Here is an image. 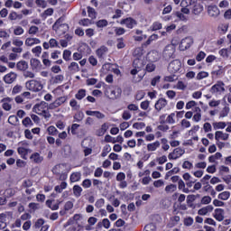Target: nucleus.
Instances as JSON below:
<instances>
[{
  "instance_id": "57",
  "label": "nucleus",
  "mask_w": 231,
  "mask_h": 231,
  "mask_svg": "<svg viewBox=\"0 0 231 231\" xmlns=\"http://www.w3.org/2000/svg\"><path fill=\"white\" fill-rule=\"evenodd\" d=\"M81 186H82L84 189H89V188L92 187V180H89V179H86L84 181H82Z\"/></svg>"
},
{
  "instance_id": "60",
  "label": "nucleus",
  "mask_w": 231,
  "mask_h": 231,
  "mask_svg": "<svg viewBox=\"0 0 231 231\" xmlns=\"http://www.w3.org/2000/svg\"><path fill=\"white\" fill-rule=\"evenodd\" d=\"M85 96H86V90L85 89H80L79 92H78L76 94V98L78 100H81L85 97Z\"/></svg>"
},
{
  "instance_id": "28",
  "label": "nucleus",
  "mask_w": 231,
  "mask_h": 231,
  "mask_svg": "<svg viewBox=\"0 0 231 231\" xmlns=\"http://www.w3.org/2000/svg\"><path fill=\"white\" fill-rule=\"evenodd\" d=\"M107 47L103 45L96 51V55L98 57V59H104V55L107 53Z\"/></svg>"
},
{
  "instance_id": "10",
  "label": "nucleus",
  "mask_w": 231,
  "mask_h": 231,
  "mask_svg": "<svg viewBox=\"0 0 231 231\" xmlns=\"http://www.w3.org/2000/svg\"><path fill=\"white\" fill-rule=\"evenodd\" d=\"M60 28H68V24L64 23V17H60L52 25L54 32H59Z\"/></svg>"
},
{
  "instance_id": "6",
  "label": "nucleus",
  "mask_w": 231,
  "mask_h": 231,
  "mask_svg": "<svg viewBox=\"0 0 231 231\" xmlns=\"http://www.w3.org/2000/svg\"><path fill=\"white\" fill-rule=\"evenodd\" d=\"M192 44H194V39H192V37H186L181 40L179 48L180 51H185V50H189Z\"/></svg>"
},
{
  "instance_id": "52",
  "label": "nucleus",
  "mask_w": 231,
  "mask_h": 231,
  "mask_svg": "<svg viewBox=\"0 0 231 231\" xmlns=\"http://www.w3.org/2000/svg\"><path fill=\"white\" fill-rule=\"evenodd\" d=\"M137 146V141H135V139H131L129 141H127V145H124V148H127L130 147L132 149H134V147Z\"/></svg>"
},
{
  "instance_id": "7",
  "label": "nucleus",
  "mask_w": 231,
  "mask_h": 231,
  "mask_svg": "<svg viewBox=\"0 0 231 231\" xmlns=\"http://www.w3.org/2000/svg\"><path fill=\"white\" fill-rule=\"evenodd\" d=\"M180 69H181V61L179 60L171 61L168 66V71L172 74L178 73Z\"/></svg>"
},
{
  "instance_id": "38",
  "label": "nucleus",
  "mask_w": 231,
  "mask_h": 231,
  "mask_svg": "<svg viewBox=\"0 0 231 231\" xmlns=\"http://www.w3.org/2000/svg\"><path fill=\"white\" fill-rule=\"evenodd\" d=\"M72 189L73 195L76 196V198H79L81 196V192H83V188L79 185H74Z\"/></svg>"
},
{
  "instance_id": "16",
  "label": "nucleus",
  "mask_w": 231,
  "mask_h": 231,
  "mask_svg": "<svg viewBox=\"0 0 231 231\" xmlns=\"http://www.w3.org/2000/svg\"><path fill=\"white\" fill-rule=\"evenodd\" d=\"M15 79H17V74L10 72L4 77V81L5 84H14V82H15Z\"/></svg>"
},
{
  "instance_id": "23",
  "label": "nucleus",
  "mask_w": 231,
  "mask_h": 231,
  "mask_svg": "<svg viewBox=\"0 0 231 231\" xmlns=\"http://www.w3.org/2000/svg\"><path fill=\"white\" fill-rule=\"evenodd\" d=\"M67 171V164H57L52 172L56 174L64 173Z\"/></svg>"
},
{
  "instance_id": "20",
  "label": "nucleus",
  "mask_w": 231,
  "mask_h": 231,
  "mask_svg": "<svg viewBox=\"0 0 231 231\" xmlns=\"http://www.w3.org/2000/svg\"><path fill=\"white\" fill-rule=\"evenodd\" d=\"M160 146H161L160 141L152 142L147 144V151L150 152H153L155 151H158Z\"/></svg>"
},
{
  "instance_id": "29",
  "label": "nucleus",
  "mask_w": 231,
  "mask_h": 231,
  "mask_svg": "<svg viewBox=\"0 0 231 231\" xmlns=\"http://www.w3.org/2000/svg\"><path fill=\"white\" fill-rule=\"evenodd\" d=\"M10 102H13V99L10 97H7L5 99H3V105L2 107L4 110L5 111H10L12 110V105L10 104Z\"/></svg>"
},
{
  "instance_id": "32",
  "label": "nucleus",
  "mask_w": 231,
  "mask_h": 231,
  "mask_svg": "<svg viewBox=\"0 0 231 231\" xmlns=\"http://www.w3.org/2000/svg\"><path fill=\"white\" fill-rule=\"evenodd\" d=\"M81 179V174L80 172H74L72 174H70L69 176V180L71 183H76L79 182Z\"/></svg>"
},
{
  "instance_id": "35",
  "label": "nucleus",
  "mask_w": 231,
  "mask_h": 231,
  "mask_svg": "<svg viewBox=\"0 0 231 231\" xmlns=\"http://www.w3.org/2000/svg\"><path fill=\"white\" fill-rule=\"evenodd\" d=\"M25 88H41V83L35 79H32L25 83Z\"/></svg>"
},
{
  "instance_id": "33",
  "label": "nucleus",
  "mask_w": 231,
  "mask_h": 231,
  "mask_svg": "<svg viewBox=\"0 0 231 231\" xmlns=\"http://www.w3.org/2000/svg\"><path fill=\"white\" fill-rule=\"evenodd\" d=\"M230 196H231L230 191L226 190V191H223L222 193H219L217 196V199L223 201H226L229 199Z\"/></svg>"
},
{
  "instance_id": "17",
  "label": "nucleus",
  "mask_w": 231,
  "mask_h": 231,
  "mask_svg": "<svg viewBox=\"0 0 231 231\" xmlns=\"http://www.w3.org/2000/svg\"><path fill=\"white\" fill-rule=\"evenodd\" d=\"M37 44H41V40L39 38L29 37L25 40V46L27 47L35 46Z\"/></svg>"
},
{
  "instance_id": "40",
  "label": "nucleus",
  "mask_w": 231,
  "mask_h": 231,
  "mask_svg": "<svg viewBox=\"0 0 231 231\" xmlns=\"http://www.w3.org/2000/svg\"><path fill=\"white\" fill-rule=\"evenodd\" d=\"M9 21H17V19H23V14H18L16 12H11L8 16Z\"/></svg>"
},
{
  "instance_id": "8",
  "label": "nucleus",
  "mask_w": 231,
  "mask_h": 231,
  "mask_svg": "<svg viewBox=\"0 0 231 231\" xmlns=\"http://www.w3.org/2000/svg\"><path fill=\"white\" fill-rule=\"evenodd\" d=\"M208 15H209L212 19H217L219 17L221 12L217 5H208L207 7Z\"/></svg>"
},
{
  "instance_id": "22",
  "label": "nucleus",
  "mask_w": 231,
  "mask_h": 231,
  "mask_svg": "<svg viewBox=\"0 0 231 231\" xmlns=\"http://www.w3.org/2000/svg\"><path fill=\"white\" fill-rule=\"evenodd\" d=\"M135 34L136 35L134 36V40L137 42H142L143 39H147V35H143V31L142 30H135Z\"/></svg>"
},
{
  "instance_id": "12",
  "label": "nucleus",
  "mask_w": 231,
  "mask_h": 231,
  "mask_svg": "<svg viewBox=\"0 0 231 231\" xmlns=\"http://www.w3.org/2000/svg\"><path fill=\"white\" fill-rule=\"evenodd\" d=\"M31 68L32 71H41V69L42 68V64L41 63V60L35 58H32L30 60Z\"/></svg>"
},
{
  "instance_id": "9",
  "label": "nucleus",
  "mask_w": 231,
  "mask_h": 231,
  "mask_svg": "<svg viewBox=\"0 0 231 231\" xmlns=\"http://www.w3.org/2000/svg\"><path fill=\"white\" fill-rule=\"evenodd\" d=\"M116 180L119 182L118 187L120 189H125L127 187V181L125 180V173L119 172L117 176H116Z\"/></svg>"
},
{
  "instance_id": "26",
  "label": "nucleus",
  "mask_w": 231,
  "mask_h": 231,
  "mask_svg": "<svg viewBox=\"0 0 231 231\" xmlns=\"http://www.w3.org/2000/svg\"><path fill=\"white\" fill-rule=\"evenodd\" d=\"M30 160L34 163H42L43 157L39 152H34L31 155Z\"/></svg>"
},
{
  "instance_id": "50",
  "label": "nucleus",
  "mask_w": 231,
  "mask_h": 231,
  "mask_svg": "<svg viewBox=\"0 0 231 231\" xmlns=\"http://www.w3.org/2000/svg\"><path fill=\"white\" fill-rule=\"evenodd\" d=\"M32 53L35 54V57H41V53H42V47L36 46L32 49Z\"/></svg>"
},
{
  "instance_id": "63",
  "label": "nucleus",
  "mask_w": 231,
  "mask_h": 231,
  "mask_svg": "<svg viewBox=\"0 0 231 231\" xmlns=\"http://www.w3.org/2000/svg\"><path fill=\"white\" fill-rule=\"evenodd\" d=\"M66 231H80V226L79 224H73Z\"/></svg>"
},
{
  "instance_id": "4",
  "label": "nucleus",
  "mask_w": 231,
  "mask_h": 231,
  "mask_svg": "<svg viewBox=\"0 0 231 231\" xmlns=\"http://www.w3.org/2000/svg\"><path fill=\"white\" fill-rule=\"evenodd\" d=\"M185 154V150L183 148H174V150L168 154L169 160H179L181 156Z\"/></svg>"
},
{
  "instance_id": "18",
  "label": "nucleus",
  "mask_w": 231,
  "mask_h": 231,
  "mask_svg": "<svg viewBox=\"0 0 231 231\" xmlns=\"http://www.w3.org/2000/svg\"><path fill=\"white\" fill-rule=\"evenodd\" d=\"M168 105V102L166 99L164 98H160L159 100H157V102L155 103V110L156 111H162L164 107H166Z\"/></svg>"
},
{
  "instance_id": "42",
  "label": "nucleus",
  "mask_w": 231,
  "mask_h": 231,
  "mask_svg": "<svg viewBox=\"0 0 231 231\" xmlns=\"http://www.w3.org/2000/svg\"><path fill=\"white\" fill-rule=\"evenodd\" d=\"M162 23L160 22H154L151 26H150V31L151 32H156L158 30H162Z\"/></svg>"
},
{
  "instance_id": "5",
  "label": "nucleus",
  "mask_w": 231,
  "mask_h": 231,
  "mask_svg": "<svg viewBox=\"0 0 231 231\" xmlns=\"http://www.w3.org/2000/svg\"><path fill=\"white\" fill-rule=\"evenodd\" d=\"M47 107H48L47 103L42 101V102H40L39 104H36L32 107V112H34L36 115L42 116V115L46 114Z\"/></svg>"
},
{
  "instance_id": "41",
  "label": "nucleus",
  "mask_w": 231,
  "mask_h": 231,
  "mask_svg": "<svg viewBox=\"0 0 231 231\" xmlns=\"http://www.w3.org/2000/svg\"><path fill=\"white\" fill-rule=\"evenodd\" d=\"M110 152H112V146H110V144H106L105 147H103L101 157H106Z\"/></svg>"
},
{
  "instance_id": "64",
  "label": "nucleus",
  "mask_w": 231,
  "mask_h": 231,
  "mask_svg": "<svg viewBox=\"0 0 231 231\" xmlns=\"http://www.w3.org/2000/svg\"><path fill=\"white\" fill-rule=\"evenodd\" d=\"M143 231H155V226L152 224H148V225L144 226Z\"/></svg>"
},
{
  "instance_id": "24",
  "label": "nucleus",
  "mask_w": 231,
  "mask_h": 231,
  "mask_svg": "<svg viewBox=\"0 0 231 231\" xmlns=\"http://www.w3.org/2000/svg\"><path fill=\"white\" fill-rule=\"evenodd\" d=\"M86 115L88 116H95L97 119H104L106 117V116L104 114H102L101 112H98V111L88 110V111H86Z\"/></svg>"
},
{
  "instance_id": "2",
  "label": "nucleus",
  "mask_w": 231,
  "mask_h": 231,
  "mask_svg": "<svg viewBox=\"0 0 231 231\" xmlns=\"http://www.w3.org/2000/svg\"><path fill=\"white\" fill-rule=\"evenodd\" d=\"M176 45L174 44H169L167 45L163 51H162V57L165 59V60H171V59H174L176 57Z\"/></svg>"
},
{
  "instance_id": "14",
  "label": "nucleus",
  "mask_w": 231,
  "mask_h": 231,
  "mask_svg": "<svg viewBox=\"0 0 231 231\" xmlns=\"http://www.w3.org/2000/svg\"><path fill=\"white\" fill-rule=\"evenodd\" d=\"M110 125L109 123H105L103 125H101V127L98 128L96 132L97 136L98 137H102L105 135V134L108 131Z\"/></svg>"
},
{
  "instance_id": "15",
  "label": "nucleus",
  "mask_w": 231,
  "mask_h": 231,
  "mask_svg": "<svg viewBox=\"0 0 231 231\" xmlns=\"http://www.w3.org/2000/svg\"><path fill=\"white\" fill-rule=\"evenodd\" d=\"M215 140L216 141H228L229 140V134L217 131L215 132Z\"/></svg>"
},
{
  "instance_id": "49",
  "label": "nucleus",
  "mask_w": 231,
  "mask_h": 231,
  "mask_svg": "<svg viewBox=\"0 0 231 231\" xmlns=\"http://www.w3.org/2000/svg\"><path fill=\"white\" fill-rule=\"evenodd\" d=\"M140 183L144 185V186H147L148 184L151 183L152 181V177L149 175V176H144L143 178L140 179Z\"/></svg>"
},
{
  "instance_id": "27",
  "label": "nucleus",
  "mask_w": 231,
  "mask_h": 231,
  "mask_svg": "<svg viewBox=\"0 0 231 231\" xmlns=\"http://www.w3.org/2000/svg\"><path fill=\"white\" fill-rule=\"evenodd\" d=\"M45 205H47L49 208H51V210L54 211L60 208V201H57L56 203H54L52 200H47L45 202Z\"/></svg>"
},
{
  "instance_id": "53",
  "label": "nucleus",
  "mask_w": 231,
  "mask_h": 231,
  "mask_svg": "<svg viewBox=\"0 0 231 231\" xmlns=\"http://www.w3.org/2000/svg\"><path fill=\"white\" fill-rule=\"evenodd\" d=\"M146 125L143 122H136L133 125V127L136 130H143V128H145Z\"/></svg>"
},
{
  "instance_id": "59",
  "label": "nucleus",
  "mask_w": 231,
  "mask_h": 231,
  "mask_svg": "<svg viewBox=\"0 0 231 231\" xmlns=\"http://www.w3.org/2000/svg\"><path fill=\"white\" fill-rule=\"evenodd\" d=\"M84 119V113L83 112H77L76 115L74 116V120L80 122Z\"/></svg>"
},
{
  "instance_id": "34",
  "label": "nucleus",
  "mask_w": 231,
  "mask_h": 231,
  "mask_svg": "<svg viewBox=\"0 0 231 231\" xmlns=\"http://www.w3.org/2000/svg\"><path fill=\"white\" fill-rule=\"evenodd\" d=\"M222 154L221 152H216L215 154L209 156L208 158V161H209L210 163H216L217 160H221Z\"/></svg>"
},
{
  "instance_id": "61",
  "label": "nucleus",
  "mask_w": 231,
  "mask_h": 231,
  "mask_svg": "<svg viewBox=\"0 0 231 231\" xmlns=\"http://www.w3.org/2000/svg\"><path fill=\"white\" fill-rule=\"evenodd\" d=\"M101 226L106 229H109L111 226L110 220L108 218H105L101 222Z\"/></svg>"
},
{
  "instance_id": "13",
  "label": "nucleus",
  "mask_w": 231,
  "mask_h": 231,
  "mask_svg": "<svg viewBox=\"0 0 231 231\" xmlns=\"http://www.w3.org/2000/svg\"><path fill=\"white\" fill-rule=\"evenodd\" d=\"M121 24H125L126 28L133 29L134 28V26H136V24H138V23L136 22V20L129 17L126 19H123L121 21Z\"/></svg>"
},
{
  "instance_id": "30",
  "label": "nucleus",
  "mask_w": 231,
  "mask_h": 231,
  "mask_svg": "<svg viewBox=\"0 0 231 231\" xmlns=\"http://www.w3.org/2000/svg\"><path fill=\"white\" fill-rule=\"evenodd\" d=\"M159 36L158 34H152L148 40L143 43V48H147V46L151 45V43L154 42V41H158Z\"/></svg>"
},
{
  "instance_id": "48",
  "label": "nucleus",
  "mask_w": 231,
  "mask_h": 231,
  "mask_svg": "<svg viewBox=\"0 0 231 231\" xmlns=\"http://www.w3.org/2000/svg\"><path fill=\"white\" fill-rule=\"evenodd\" d=\"M88 17H90V19H97V11H95V8L88 6Z\"/></svg>"
},
{
  "instance_id": "44",
  "label": "nucleus",
  "mask_w": 231,
  "mask_h": 231,
  "mask_svg": "<svg viewBox=\"0 0 231 231\" xmlns=\"http://www.w3.org/2000/svg\"><path fill=\"white\" fill-rule=\"evenodd\" d=\"M176 114L175 113H171L168 116V117H166V123L169 125H175L176 121Z\"/></svg>"
},
{
  "instance_id": "19",
  "label": "nucleus",
  "mask_w": 231,
  "mask_h": 231,
  "mask_svg": "<svg viewBox=\"0 0 231 231\" xmlns=\"http://www.w3.org/2000/svg\"><path fill=\"white\" fill-rule=\"evenodd\" d=\"M73 208V202L69 200L64 205V209L60 211V216H66L67 212L70 211Z\"/></svg>"
},
{
  "instance_id": "39",
  "label": "nucleus",
  "mask_w": 231,
  "mask_h": 231,
  "mask_svg": "<svg viewBox=\"0 0 231 231\" xmlns=\"http://www.w3.org/2000/svg\"><path fill=\"white\" fill-rule=\"evenodd\" d=\"M214 130H223L226 127V122H214L213 123Z\"/></svg>"
},
{
  "instance_id": "51",
  "label": "nucleus",
  "mask_w": 231,
  "mask_h": 231,
  "mask_svg": "<svg viewBox=\"0 0 231 231\" xmlns=\"http://www.w3.org/2000/svg\"><path fill=\"white\" fill-rule=\"evenodd\" d=\"M107 24H109V23L107 22V20H99L96 23V26H97V28H106V26H107Z\"/></svg>"
},
{
  "instance_id": "47",
  "label": "nucleus",
  "mask_w": 231,
  "mask_h": 231,
  "mask_svg": "<svg viewBox=\"0 0 231 231\" xmlns=\"http://www.w3.org/2000/svg\"><path fill=\"white\" fill-rule=\"evenodd\" d=\"M177 190V186L175 184H169L165 187V192L168 194H171Z\"/></svg>"
},
{
  "instance_id": "46",
  "label": "nucleus",
  "mask_w": 231,
  "mask_h": 231,
  "mask_svg": "<svg viewBox=\"0 0 231 231\" xmlns=\"http://www.w3.org/2000/svg\"><path fill=\"white\" fill-rule=\"evenodd\" d=\"M50 15H53V8H48L47 10H45L42 14L41 17L45 20L48 17H50Z\"/></svg>"
},
{
  "instance_id": "1",
  "label": "nucleus",
  "mask_w": 231,
  "mask_h": 231,
  "mask_svg": "<svg viewBox=\"0 0 231 231\" xmlns=\"http://www.w3.org/2000/svg\"><path fill=\"white\" fill-rule=\"evenodd\" d=\"M17 152H18V154L23 160H27V154H30L32 152V151L29 148V143H27V141L19 142Z\"/></svg>"
},
{
  "instance_id": "3",
  "label": "nucleus",
  "mask_w": 231,
  "mask_h": 231,
  "mask_svg": "<svg viewBox=\"0 0 231 231\" xmlns=\"http://www.w3.org/2000/svg\"><path fill=\"white\" fill-rule=\"evenodd\" d=\"M122 90L120 88H106L105 94L107 98L116 99L120 97Z\"/></svg>"
},
{
  "instance_id": "55",
  "label": "nucleus",
  "mask_w": 231,
  "mask_h": 231,
  "mask_svg": "<svg viewBox=\"0 0 231 231\" xmlns=\"http://www.w3.org/2000/svg\"><path fill=\"white\" fill-rule=\"evenodd\" d=\"M63 59L64 60H66L67 62L71 60V51L69 50H65L63 51Z\"/></svg>"
},
{
  "instance_id": "45",
  "label": "nucleus",
  "mask_w": 231,
  "mask_h": 231,
  "mask_svg": "<svg viewBox=\"0 0 231 231\" xmlns=\"http://www.w3.org/2000/svg\"><path fill=\"white\" fill-rule=\"evenodd\" d=\"M210 92L214 94L216 97L222 95L225 92V88H213L210 89Z\"/></svg>"
},
{
  "instance_id": "31",
  "label": "nucleus",
  "mask_w": 231,
  "mask_h": 231,
  "mask_svg": "<svg viewBox=\"0 0 231 231\" xmlns=\"http://www.w3.org/2000/svg\"><path fill=\"white\" fill-rule=\"evenodd\" d=\"M178 189L181 190L186 194H189V192H191V190H189V188L185 187V182L182 180H179L178 182Z\"/></svg>"
},
{
  "instance_id": "54",
  "label": "nucleus",
  "mask_w": 231,
  "mask_h": 231,
  "mask_svg": "<svg viewBox=\"0 0 231 231\" xmlns=\"http://www.w3.org/2000/svg\"><path fill=\"white\" fill-rule=\"evenodd\" d=\"M182 169L190 171L193 169V163L189 161H184L182 162Z\"/></svg>"
},
{
  "instance_id": "11",
  "label": "nucleus",
  "mask_w": 231,
  "mask_h": 231,
  "mask_svg": "<svg viewBox=\"0 0 231 231\" xmlns=\"http://www.w3.org/2000/svg\"><path fill=\"white\" fill-rule=\"evenodd\" d=\"M213 217L217 221L222 222L225 219V209L216 208Z\"/></svg>"
},
{
  "instance_id": "21",
  "label": "nucleus",
  "mask_w": 231,
  "mask_h": 231,
  "mask_svg": "<svg viewBox=\"0 0 231 231\" xmlns=\"http://www.w3.org/2000/svg\"><path fill=\"white\" fill-rule=\"evenodd\" d=\"M214 207L211 205H208L207 207H203L202 208L199 209L198 214L199 216H206L209 212H213Z\"/></svg>"
},
{
  "instance_id": "56",
  "label": "nucleus",
  "mask_w": 231,
  "mask_h": 231,
  "mask_svg": "<svg viewBox=\"0 0 231 231\" xmlns=\"http://www.w3.org/2000/svg\"><path fill=\"white\" fill-rule=\"evenodd\" d=\"M194 223V219L192 217H187L184 219V226H191Z\"/></svg>"
},
{
  "instance_id": "25",
  "label": "nucleus",
  "mask_w": 231,
  "mask_h": 231,
  "mask_svg": "<svg viewBox=\"0 0 231 231\" xmlns=\"http://www.w3.org/2000/svg\"><path fill=\"white\" fill-rule=\"evenodd\" d=\"M68 69L69 73H79V71H80V67L79 66V63L72 61L69 65Z\"/></svg>"
},
{
  "instance_id": "62",
  "label": "nucleus",
  "mask_w": 231,
  "mask_h": 231,
  "mask_svg": "<svg viewBox=\"0 0 231 231\" xmlns=\"http://www.w3.org/2000/svg\"><path fill=\"white\" fill-rule=\"evenodd\" d=\"M23 33H24V29H23V27H21V26H17L14 30V35H23Z\"/></svg>"
},
{
  "instance_id": "58",
  "label": "nucleus",
  "mask_w": 231,
  "mask_h": 231,
  "mask_svg": "<svg viewBox=\"0 0 231 231\" xmlns=\"http://www.w3.org/2000/svg\"><path fill=\"white\" fill-rule=\"evenodd\" d=\"M212 202V198L209 196L202 197L201 199V204L202 205H209V203Z\"/></svg>"
},
{
  "instance_id": "36",
  "label": "nucleus",
  "mask_w": 231,
  "mask_h": 231,
  "mask_svg": "<svg viewBox=\"0 0 231 231\" xmlns=\"http://www.w3.org/2000/svg\"><path fill=\"white\" fill-rule=\"evenodd\" d=\"M203 12V5H200L199 4H195L192 8V14L194 15H199Z\"/></svg>"
},
{
  "instance_id": "37",
  "label": "nucleus",
  "mask_w": 231,
  "mask_h": 231,
  "mask_svg": "<svg viewBox=\"0 0 231 231\" xmlns=\"http://www.w3.org/2000/svg\"><path fill=\"white\" fill-rule=\"evenodd\" d=\"M16 68L20 71H26V69L28 68V62L25 60H21L16 64Z\"/></svg>"
},
{
  "instance_id": "43",
  "label": "nucleus",
  "mask_w": 231,
  "mask_h": 231,
  "mask_svg": "<svg viewBox=\"0 0 231 231\" xmlns=\"http://www.w3.org/2000/svg\"><path fill=\"white\" fill-rule=\"evenodd\" d=\"M48 134L51 136H57L59 134L58 129L54 125H51L47 129Z\"/></svg>"
}]
</instances>
